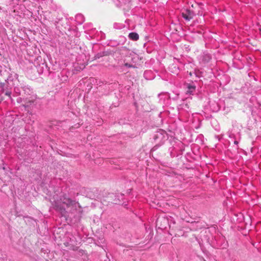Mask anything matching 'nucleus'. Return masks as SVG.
Here are the masks:
<instances>
[{"label":"nucleus","mask_w":261,"mask_h":261,"mask_svg":"<svg viewBox=\"0 0 261 261\" xmlns=\"http://www.w3.org/2000/svg\"><path fill=\"white\" fill-rule=\"evenodd\" d=\"M61 203L66 204L67 208H70L69 210L71 213H74L77 209L79 203L75 201L72 200L71 199L67 198L65 195L63 196L60 198V201H54L53 205L55 209L61 213L62 216H65L67 211L65 208L62 205Z\"/></svg>","instance_id":"nucleus-1"},{"label":"nucleus","mask_w":261,"mask_h":261,"mask_svg":"<svg viewBox=\"0 0 261 261\" xmlns=\"http://www.w3.org/2000/svg\"><path fill=\"white\" fill-rule=\"evenodd\" d=\"M135 59V55L130 54L129 56H126L124 59H121L119 61V63L120 65H124L128 68H136Z\"/></svg>","instance_id":"nucleus-2"},{"label":"nucleus","mask_w":261,"mask_h":261,"mask_svg":"<svg viewBox=\"0 0 261 261\" xmlns=\"http://www.w3.org/2000/svg\"><path fill=\"white\" fill-rule=\"evenodd\" d=\"M194 13L190 10L186 9L182 12V17L187 20H190L194 16Z\"/></svg>","instance_id":"nucleus-3"},{"label":"nucleus","mask_w":261,"mask_h":261,"mask_svg":"<svg viewBox=\"0 0 261 261\" xmlns=\"http://www.w3.org/2000/svg\"><path fill=\"white\" fill-rule=\"evenodd\" d=\"M162 222L164 223V224L163 225L161 224V226L162 227V228H166V225L168 223V220L166 218H163V217L159 218L156 220V223H157L158 225H159L160 223H162Z\"/></svg>","instance_id":"nucleus-4"},{"label":"nucleus","mask_w":261,"mask_h":261,"mask_svg":"<svg viewBox=\"0 0 261 261\" xmlns=\"http://www.w3.org/2000/svg\"><path fill=\"white\" fill-rule=\"evenodd\" d=\"M129 38L134 41H136L139 39V35L135 32H132L129 34Z\"/></svg>","instance_id":"nucleus-5"},{"label":"nucleus","mask_w":261,"mask_h":261,"mask_svg":"<svg viewBox=\"0 0 261 261\" xmlns=\"http://www.w3.org/2000/svg\"><path fill=\"white\" fill-rule=\"evenodd\" d=\"M195 86L194 85H188V90L187 91V93L191 94L195 91Z\"/></svg>","instance_id":"nucleus-6"},{"label":"nucleus","mask_w":261,"mask_h":261,"mask_svg":"<svg viewBox=\"0 0 261 261\" xmlns=\"http://www.w3.org/2000/svg\"><path fill=\"white\" fill-rule=\"evenodd\" d=\"M36 99H34L33 98L31 99H29L26 102L25 105L28 107L31 106L32 104H34V103H36Z\"/></svg>","instance_id":"nucleus-7"},{"label":"nucleus","mask_w":261,"mask_h":261,"mask_svg":"<svg viewBox=\"0 0 261 261\" xmlns=\"http://www.w3.org/2000/svg\"><path fill=\"white\" fill-rule=\"evenodd\" d=\"M205 58H206V60L207 62L209 61L211 59V57L209 55H206Z\"/></svg>","instance_id":"nucleus-8"},{"label":"nucleus","mask_w":261,"mask_h":261,"mask_svg":"<svg viewBox=\"0 0 261 261\" xmlns=\"http://www.w3.org/2000/svg\"><path fill=\"white\" fill-rule=\"evenodd\" d=\"M2 66L0 65V73H1V72H2Z\"/></svg>","instance_id":"nucleus-9"},{"label":"nucleus","mask_w":261,"mask_h":261,"mask_svg":"<svg viewBox=\"0 0 261 261\" xmlns=\"http://www.w3.org/2000/svg\"><path fill=\"white\" fill-rule=\"evenodd\" d=\"M234 144H237L238 143V141H235L234 142Z\"/></svg>","instance_id":"nucleus-10"},{"label":"nucleus","mask_w":261,"mask_h":261,"mask_svg":"<svg viewBox=\"0 0 261 261\" xmlns=\"http://www.w3.org/2000/svg\"><path fill=\"white\" fill-rule=\"evenodd\" d=\"M6 95H10V93H8V92H7V93H6Z\"/></svg>","instance_id":"nucleus-11"}]
</instances>
